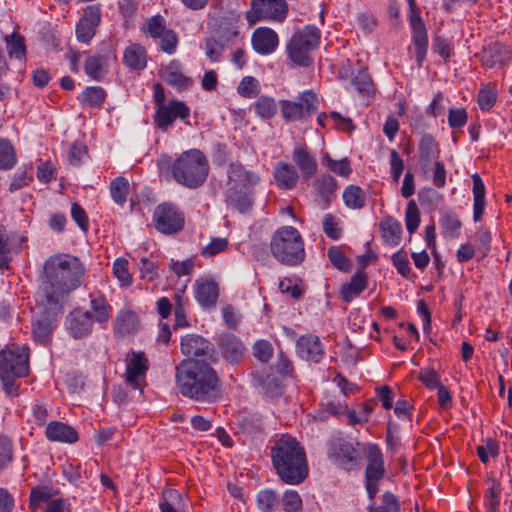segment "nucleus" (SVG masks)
<instances>
[{"mask_svg":"<svg viewBox=\"0 0 512 512\" xmlns=\"http://www.w3.org/2000/svg\"><path fill=\"white\" fill-rule=\"evenodd\" d=\"M85 273L78 257L67 253L51 255L43 265L39 293L47 303L57 304L82 284Z\"/></svg>","mask_w":512,"mask_h":512,"instance_id":"obj_1","label":"nucleus"},{"mask_svg":"<svg viewBox=\"0 0 512 512\" xmlns=\"http://www.w3.org/2000/svg\"><path fill=\"white\" fill-rule=\"evenodd\" d=\"M176 386L182 396L200 403H214L222 393L217 371L199 359H184L175 368Z\"/></svg>","mask_w":512,"mask_h":512,"instance_id":"obj_2","label":"nucleus"},{"mask_svg":"<svg viewBox=\"0 0 512 512\" xmlns=\"http://www.w3.org/2000/svg\"><path fill=\"white\" fill-rule=\"evenodd\" d=\"M159 175L173 179L187 189H198L207 180L210 165L207 156L200 149H189L176 158L162 154L157 160Z\"/></svg>","mask_w":512,"mask_h":512,"instance_id":"obj_3","label":"nucleus"},{"mask_svg":"<svg viewBox=\"0 0 512 512\" xmlns=\"http://www.w3.org/2000/svg\"><path fill=\"white\" fill-rule=\"evenodd\" d=\"M272 465L277 476L286 484L299 485L309 473L306 452L292 436L282 435L270 451Z\"/></svg>","mask_w":512,"mask_h":512,"instance_id":"obj_4","label":"nucleus"},{"mask_svg":"<svg viewBox=\"0 0 512 512\" xmlns=\"http://www.w3.org/2000/svg\"><path fill=\"white\" fill-rule=\"evenodd\" d=\"M273 257L285 266H297L305 259L304 241L300 232L293 226L277 229L270 241Z\"/></svg>","mask_w":512,"mask_h":512,"instance_id":"obj_5","label":"nucleus"},{"mask_svg":"<svg viewBox=\"0 0 512 512\" xmlns=\"http://www.w3.org/2000/svg\"><path fill=\"white\" fill-rule=\"evenodd\" d=\"M364 445L346 437H333L327 442V457L338 468L350 472L360 467Z\"/></svg>","mask_w":512,"mask_h":512,"instance_id":"obj_6","label":"nucleus"},{"mask_svg":"<svg viewBox=\"0 0 512 512\" xmlns=\"http://www.w3.org/2000/svg\"><path fill=\"white\" fill-rule=\"evenodd\" d=\"M320 30L314 25H306L295 32L287 44L288 58L298 66L307 67L312 63L310 52L319 46Z\"/></svg>","mask_w":512,"mask_h":512,"instance_id":"obj_7","label":"nucleus"},{"mask_svg":"<svg viewBox=\"0 0 512 512\" xmlns=\"http://www.w3.org/2000/svg\"><path fill=\"white\" fill-rule=\"evenodd\" d=\"M279 107L285 122H302L316 113L319 99L313 90H305L295 100H280Z\"/></svg>","mask_w":512,"mask_h":512,"instance_id":"obj_8","label":"nucleus"},{"mask_svg":"<svg viewBox=\"0 0 512 512\" xmlns=\"http://www.w3.org/2000/svg\"><path fill=\"white\" fill-rule=\"evenodd\" d=\"M288 14V4L285 0H251L250 9L246 12L249 26L261 20L282 23Z\"/></svg>","mask_w":512,"mask_h":512,"instance_id":"obj_9","label":"nucleus"},{"mask_svg":"<svg viewBox=\"0 0 512 512\" xmlns=\"http://www.w3.org/2000/svg\"><path fill=\"white\" fill-rule=\"evenodd\" d=\"M29 373V349L12 344L0 351V374L25 377Z\"/></svg>","mask_w":512,"mask_h":512,"instance_id":"obj_10","label":"nucleus"},{"mask_svg":"<svg viewBox=\"0 0 512 512\" xmlns=\"http://www.w3.org/2000/svg\"><path fill=\"white\" fill-rule=\"evenodd\" d=\"M152 218L156 230L165 235L176 234L185 225L184 213L171 202L158 204Z\"/></svg>","mask_w":512,"mask_h":512,"instance_id":"obj_11","label":"nucleus"},{"mask_svg":"<svg viewBox=\"0 0 512 512\" xmlns=\"http://www.w3.org/2000/svg\"><path fill=\"white\" fill-rule=\"evenodd\" d=\"M367 466L365 469V488L371 500L378 493V484L385 476L384 457L377 444L369 443L365 447Z\"/></svg>","mask_w":512,"mask_h":512,"instance_id":"obj_12","label":"nucleus"},{"mask_svg":"<svg viewBox=\"0 0 512 512\" xmlns=\"http://www.w3.org/2000/svg\"><path fill=\"white\" fill-rule=\"evenodd\" d=\"M409 4L408 21L412 31V41L415 46V58L418 67L426 59L428 50V34L426 26L420 16V10L415 0H407Z\"/></svg>","mask_w":512,"mask_h":512,"instance_id":"obj_13","label":"nucleus"},{"mask_svg":"<svg viewBox=\"0 0 512 512\" xmlns=\"http://www.w3.org/2000/svg\"><path fill=\"white\" fill-rule=\"evenodd\" d=\"M144 32L153 39H159L161 51L167 54L176 52L179 38L176 32L167 28L166 21L161 15H155L147 19Z\"/></svg>","mask_w":512,"mask_h":512,"instance_id":"obj_14","label":"nucleus"},{"mask_svg":"<svg viewBox=\"0 0 512 512\" xmlns=\"http://www.w3.org/2000/svg\"><path fill=\"white\" fill-rule=\"evenodd\" d=\"M125 381L133 389H142L146 386V373L149 369V360L142 351L131 350L125 358Z\"/></svg>","mask_w":512,"mask_h":512,"instance_id":"obj_15","label":"nucleus"},{"mask_svg":"<svg viewBox=\"0 0 512 512\" xmlns=\"http://www.w3.org/2000/svg\"><path fill=\"white\" fill-rule=\"evenodd\" d=\"M101 19L102 9L99 4L86 6L75 27L77 41L83 44H89L96 35Z\"/></svg>","mask_w":512,"mask_h":512,"instance_id":"obj_16","label":"nucleus"},{"mask_svg":"<svg viewBox=\"0 0 512 512\" xmlns=\"http://www.w3.org/2000/svg\"><path fill=\"white\" fill-rule=\"evenodd\" d=\"M190 117V108L185 102L171 100L167 106L155 110L153 122L156 128L166 132L176 119L186 120Z\"/></svg>","mask_w":512,"mask_h":512,"instance_id":"obj_17","label":"nucleus"},{"mask_svg":"<svg viewBox=\"0 0 512 512\" xmlns=\"http://www.w3.org/2000/svg\"><path fill=\"white\" fill-rule=\"evenodd\" d=\"M180 349L183 355L194 357L193 359L207 357L212 363L217 361L214 345L198 334L191 333L183 336L180 342Z\"/></svg>","mask_w":512,"mask_h":512,"instance_id":"obj_18","label":"nucleus"},{"mask_svg":"<svg viewBox=\"0 0 512 512\" xmlns=\"http://www.w3.org/2000/svg\"><path fill=\"white\" fill-rule=\"evenodd\" d=\"M227 187L239 189H251L257 186L260 181V175L253 170L247 169L241 162H230L227 167Z\"/></svg>","mask_w":512,"mask_h":512,"instance_id":"obj_19","label":"nucleus"},{"mask_svg":"<svg viewBox=\"0 0 512 512\" xmlns=\"http://www.w3.org/2000/svg\"><path fill=\"white\" fill-rule=\"evenodd\" d=\"M218 348L225 361L236 365L244 358L246 347L243 341L232 333H223L218 338Z\"/></svg>","mask_w":512,"mask_h":512,"instance_id":"obj_20","label":"nucleus"},{"mask_svg":"<svg viewBox=\"0 0 512 512\" xmlns=\"http://www.w3.org/2000/svg\"><path fill=\"white\" fill-rule=\"evenodd\" d=\"M296 353L300 358L314 363H319L325 355L319 337L313 334L302 335L298 338Z\"/></svg>","mask_w":512,"mask_h":512,"instance_id":"obj_21","label":"nucleus"},{"mask_svg":"<svg viewBox=\"0 0 512 512\" xmlns=\"http://www.w3.org/2000/svg\"><path fill=\"white\" fill-rule=\"evenodd\" d=\"M66 326L69 333L75 339H81L92 332L93 318L89 311H83L81 309H74L67 316Z\"/></svg>","mask_w":512,"mask_h":512,"instance_id":"obj_22","label":"nucleus"},{"mask_svg":"<svg viewBox=\"0 0 512 512\" xmlns=\"http://www.w3.org/2000/svg\"><path fill=\"white\" fill-rule=\"evenodd\" d=\"M292 159L299 169V175L305 182L309 181L317 171V160L307 145L303 144L293 149Z\"/></svg>","mask_w":512,"mask_h":512,"instance_id":"obj_23","label":"nucleus"},{"mask_svg":"<svg viewBox=\"0 0 512 512\" xmlns=\"http://www.w3.org/2000/svg\"><path fill=\"white\" fill-rule=\"evenodd\" d=\"M251 43L257 53L267 55L276 50L279 44V38L273 29L258 27L252 33Z\"/></svg>","mask_w":512,"mask_h":512,"instance_id":"obj_24","label":"nucleus"},{"mask_svg":"<svg viewBox=\"0 0 512 512\" xmlns=\"http://www.w3.org/2000/svg\"><path fill=\"white\" fill-rule=\"evenodd\" d=\"M140 328V320L136 312L123 308L118 311L113 322V331L117 337L135 334Z\"/></svg>","mask_w":512,"mask_h":512,"instance_id":"obj_25","label":"nucleus"},{"mask_svg":"<svg viewBox=\"0 0 512 512\" xmlns=\"http://www.w3.org/2000/svg\"><path fill=\"white\" fill-rule=\"evenodd\" d=\"M419 163L423 173H427L432 162L439 161V144L431 134H424L418 145Z\"/></svg>","mask_w":512,"mask_h":512,"instance_id":"obj_26","label":"nucleus"},{"mask_svg":"<svg viewBox=\"0 0 512 512\" xmlns=\"http://www.w3.org/2000/svg\"><path fill=\"white\" fill-rule=\"evenodd\" d=\"M224 195L227 206L242 214L249 212L254 204V192L251 189L227 187Z\"/></svg>","mask_w":512,"mask_h":512,"instance_id":"obj_27","label":"nucleus"},{"mask_svg":"<svg viewBox=\"0 0 512 512\" xmlns=\"http://www.w3.org/2000/svg\"><path fill=\"white\" fill-rule=\"evenodd\" d=\"M276 186L281 190H292L296 187L300 175L293 164L280 161L273 171Z\"/></svg>","mask_w":512,"mask_h":512,"instance_id":"obj_28","label":"nucleus"},{"mask_svg":"<svg viewBox=\"0 0 512 512\" xmlns=\"http://www.w3.org/2000/svg\"><path fill=\"white\" fill-rule=\"evenodd\" d=\"M45 436L51 442L66 444H74L79 440L78 432L72 426L60 421L48 423Z\"/></svg>","mask_w":512,"mask_h":512,"instance_id":"obj_29","label":"nucleus"},{"mask_svg":"<svg viewBox=\"0 0 512 512\" xmlns=\"http://www.w3.org/2000/svg\"><path fill=\"white\" fill-rule=\"evenodd\" d=\"M337 181L330 174H322L313 182V188L316 194L321 198L323 202V208H327L332 200L335 198V192L337 190Z\"/></svg>","mask_w":512,"mask_h":512,"instance_id":"obj_30","label":"nucleus"},{"mask_svg":"<svg viewBox=\"0 0 512 512\" xmlns=\"http://www.w3.org/2000/svg\"><path fill=\"white\" fill-rule=\"evenodd\" d=\"M367 284V274L364 271L359 270L351 277V280L348 283L341 286L340 294L342 300L346 303L351 302L367 288Z\"/></svg>","mask_w":512,"mask_h":512,"instance_id":"obj_31","label":"nucleus"},{"mask_svg":"<svg viewBox=\"0 0 512 512\" xmlns=\"http://www.w3.org/2000/svg\"><path fill=\"white\" fill-rule=\"evenodd\" d=\"M181 64L177 60H173L164 70V80L166 83L180 91L186 90L192 86L191 78L185 76L181 70Z\"/></svg>","mask_w":512,"mask_h":512,"instance_id":"obj_32","label":"nucleus"},{"mask_svg":"<svg viewBox=\"0 0 512 512\" xmlns=\"http://www.w3.org/2000/svg\"><path fill=\"white\" fill-rule=\"evenodd\" d=\"M53 319L46 312L39 314L32 323V336L36 342L46 345L51 340Z\"/></svg>","mask_w":512,"mask_h":512,"instance_id":"obj_33","label":"nucleus"},{"mask_svg":"<svg viewBox=\"0 0 512 512\" xmlns=\"http://www.w3.org/2000/svg\"><path fill=\"white\" fill-rule=\"evenodd\" d=\"M219 296L218 285L213 280L197 282L195 297L202 307H212Z\"/></svg>","mask_w":512,"mask_h":512,"instance_id":"obj_34","label":"nucleus"},{"mask_svg":"<svg viewBox=\"0 0 512 512\" xmlns=\"http://www.w3.org/2000/svg\"><path fill=\"white\" fill-rule=\"evenodd\" d=\"M124 64L132 70H143L147 64V53L145 48L140 44H131L123 54Z\"/></svg>","mask_w":512,"mask_h":512,"instance_id":"obj_35","label":"nucleus"},{"mask_svg":"<svg viewBox=\"0 0 512 512\" xmlns=\"http://www.w3.org/2000/svg\"><path fill=\"white\" fill-rule=\"evenodd\" d=\"M350 84L360 94L370 95L374 91L372 78L362 66L350 68Z\"/></svg>","mask_w":512,"mask_h":512,"instance_id":"obj_36","label":"nucleus"},{"mask_svg":"<svg viewBox=\"0 0 512 512\" xmlns=\"http://www.w3.org/2000/svg\"><path fill=\"white\" fill-rule=\"evenodd\" d=\"M90 309L97 323L107 324L111 318L112 307L101 293L90 294Z\"/></svg>","mask_w":512,"mask_h":512,"instance_id":"obj_37","label":"nucleus"},{"mask_svg":"<svg viewBox=\"0 0 512 512\" xmlns=\"http://www.w3.org/2000/svg\"><path fill=\"white\" fill-rule=\"evenodd\" d=\"M382 238L386 243L397 246L402 235V226L399 221L391 216L384 217L380 222Z\"/></svg>","mask_w":512,"mask_h":512,"instance_id":"obj_38","label":"nucleus"},{"mask_svg":"<svg viewBox=\"0 0 512 512\" xmlns=\"http://www.w3.org/2000/svg\"><path fill=\"white\" fill-rule=\"evenodd\" d=\"M473 181V198H474V205H473V218L474 221L477 222L481 219L484 209H485V194L486 189L484 182L482 181L481 177L478 174H474L472 176Z\"/></svg>","mask_w":512,"mask_h":512,"instance_id":"obj_39","label":"nucleus"},{"mask_svg":"<svg viewBox=\"0 0 512 512\" xmlns=\"http://www.w3.org/2000/svg\"><path fill=\"white\" fill-rule=\"evenodd\" d=\"M161 512H181L185 507L182 494L176 489H165L160 501Z\"/></svg>","mask_w":512,"mask_h":512,"instance_id":"obj_40","label":"nucleus"},{"mask_svg":"<svg viewBox=\"0 0 512 512\" xmlns=\"http://www.w3.org/2000/svg\"><path fill=\"white\" fill-rule=\"evenodd\" d=\"M254 113L263 120L272 119L278 110L275 99L268 95L259 96L251 106Z\"/></svg>","mask_w":512,"mask_h":512,"instance_id":"obj_41","label":"nucleus"},{"mask_svg":"<svg viewBox=\"0 0 512 512\" xmlns=\"http://www.w3.org/2000/svg\"><path fill=\"white\" fill-rule=\"evenodd\" d=\"M256 504L261 512H276L280 507V496L273 489H263L256 496Z\"/></svg>","mask_w":512,"mask_h":512,"instance_id":"obj_42","label":"nucleus"},{"mask_svg":"<svg viewBox=\"0 0 512 512\" xmlns=\"http://www.w3.org/2000/svg\"><path fill=\"white\" fill-rule=\"evenodd\" d=\"M343 201L348 208L359 210L366 204V194L361 187L349 185L343 192Z\"/></svg>","mask_w":512,"mask_h":512,"instance_id":"obj_43","label":"nucleus"},{"mask_svg":"<svg viewBox=\"0 0 512 512\" xmlns=\"http://www.w3.org/2000/svg\"><path fill=\"white\" fill-rule=\"evenodd\" d=\"M106 98L105 90L99 86L87 87L78 97L82 105L99 108Z\"/></svg>","mask_w":512,"mask_h":512,"instance_id":"obj_44","label":"nucleus"},{"mask_svg":"<svg viewBox=\"0 0 512 512\" xmlns=\"http://www.w3.org/2000/svg\"><path fill=\"white\" fill-rule=\"evenodd\" d=\"M106 58L102 55H93L86 59L84 70L94 80H101L105 75Z\"/></svg>","mask_w":512,"mask_h":512,"instance_id":"obj_45","label":"nucleus"},{"mask_svg":"<svg viewBox=\"0 0 512 512\" xmlns=\"http://www.w3.org/2000/svg\"><path fill=\"white\" fill-rule=\"evenodd\" d=\"M17 163L15 149L7 139H0V170H10Z\"/></svg>","mask_w":512,"mask_h":512,"instance_id":"obj_46","label":"nucleus"},{"mask_svg":"<svg viewBox=\"0 0 512 512\" xmlns=\"http://www.w3.org/2000/svg\"><path fill=\"white\" fill-rule=\"evenodd\" d=\"M259 385L262 393L269 398L280 397L284 392L282 382L274 375H265L261 378Z\"/></svg>","mask_w":512,"mask_h":512,"instance_id":"obj_47","label":"nucleus"},{"mask_svg":"<svg viewBox=\"0 0 512 512\" xmlns=\"http://www.w3.org/2000/svg\"><path fill=\"white\" fill-rule=\"evenodd\" d=\"M129 182L124 177H117L110 183V194L112 199L118 205H123L128 196Z\"/></svg>","mask_w":512,"mask_h":512,"instance_id":"obj_48","label":"nucleus"},{"mask_svg":"<svg viewBox=\"0 0 512 512\" xmlns=\"http://www.w3.org/2000/svg\"><path fill=\"white\" fill-rule=\"evenodd\" d=\"M215 37L222 42L225 47L235 45L241 40L237 26L232 23L221 25L216 31Z\"/></svg>","mask_w":512,"mask_h":512,"instance_id":"obj_49","label":"nucleus"},{"mask_svg":"<svg viewBox=\"0 0 512 512\" xmlns=\"http://www.w3.org/2000/svg\"><path fill=\"white\" fill-rule=\"evenodd\" d=\"M8 53L10 57L21 59L26 54V46L24 43V37L18 33H13L10 36L5 37Z\"/></svg>","mask_w":512,"mask_h":512,"instance_id":"obj_50","label":"nucleus"},{"mask_svg":"<svg viewBox=\"0 0 512 512\" xmlns=\"http://www.w3.org/2000/svg\"><path fill=\"white\" fill-rule=\"evenodd\" d=\"M347 411V405L340 401L330 400L322 404L321 409L318 412L320 420H325L329 416L340 417Z\"/></svg>","mask_w":512,"mask_h":512,"instance_id":"obj_51","label":"nucleus"},{"mask_svg":"<svg viewBox=\"0 0 512 512\" xmlns=\"http://www.w3.org/2000/svg\"><path fill=\"white\" fill-rule=\"evenodd\" d=\"M237 92L245 98L256 97L260 92L259 81L252 76H245L240 81L237 87Z\"/></svg>","mask_w":512,"mask_h":512,"instance_id":"obj_52","label":"nucleus"},{"mask_svg":"<svg viewBox=\"0 0 512 512\" xmlns=\"http://www.w3.org/2000/svg\"><path fill=\"white\" fill-rule=\"evenodd\" d=\"M113 274L122 286L128 287L133 282V277L128 270V260L124 258H118L114 261Z\"/></svg>","mask_w":512,"mask_h":512,"instance_id":"obj_53","label":"nucleus"},{"mask_svg":"<svg viewBox=\"0 0 512 512\" xmlns=\"http://www.w3.org/2000/svg\"><path fill=\"white\" fill-rule=\"evenodd\" d=\"M225 46L216 37L211 36L205 40V55L211 62H219L223 56Z\"/></svg>","mask_w":512,"mask_h":512,"instance_id":"obj_54","label":"nucleus"},{"mask_svg":"<svg viewBox=\"0 0 512 512\" xmlns=\"http://www.w3.org/2000/svg\"><path fill=\"white\" fill-rule=\"evenodd\" d=\"M324 160L326 162L328 169L339 176L348 178V176L352 172L351 164L348 158L334 160L329 156V154H326L324 156Z\"/></svg>","mask_w":512,"mask_h":512,"instance_id":"obj_55","label":"nucleus"},{"mask_svg":"<svg viewBox=\"0 0 512 512\" xmlns=\"http://www.w3.org/2000/svg\"><path fill=\"white\" fill-rule=\"evenodd\" d=\"M400 503L398 498L392 492L386 491L382 496V504L379 506H370L369 512H399Z\"/></svg>","mask_w":512,"mask_h":512,"instance_id":"obj_56","label":"nucleus"},{"mask_svg":"<svg viewBox=\"0 0 512 512\" xmlns=\"http://www.w3.org/2000/svg\"><path fill=\"white\" fill-rule=\"evenodd\" d=\"M405 224L407 231L413 234L420 224V211L414 200H410L405 211Z\"/></svg>","mask_w":512,"mask_h":512,"instance_id":"obj_57","label":"nucleus"},{"mask_svg":"<svg viewBox=\"0 0 512 512\" xmlns=\"http://www.w3.org/2000/svg\"><path fill=\"white\" fill-rule=\"evenodd\" d=\"M503 45L493 43L488 45L482 52L481 62L484 66L492 68L500 61V55Z\"/></svg>","mask_w":512,"mask_h":512,"instance_id":"obj_58","label":"nucleus"},{"mask_svg":"<svg viewBox=\"0 0 512 512\" xmlns=\"http://www.w3.org/2000/svg\"><path fill=\"white\" fill-rule=\"evenodd\" d=\"M441 227L444 234L450 238H457L461 228V221L453 213H447L441 219Z\"/></svg>","mask_w":512,"mask_h":512,"instance_id":"obj_59","label":"nucleus"},{"mask_svg":"<svg viewBox=\"0 0 512 512\" xmlns=\"http://www.w3.org/2000/svg\"><path fill=\"white\" fill-rule=\"evenodd\" d=\"M228 240L223 237H214L211 241L201 249L203 257H213L228 249Z\"/></svg>","mask_w":512,"mask_h":512,"instance_id":"obj_60","label":"nucleus"},{"mask_svg":"<svg viewBox=\"0 0 512 512\" xmlns=\"http://www.w3.org/2000/svg\"><path fill=\"white\" fill-rule=\"evenodd\" d=\"M323 231L330 239L337 240L342 235V228L339 226V220L328 213L323 218Z\"/></svg>","mask_w":512,"mask_h":512,"instance_id":"obj_61","label":"nucleus"},{"mask_svg":"<svg viewBox=\"0 0 512 512\" xmlns=\"http://www.w3.org/2000/svg\"><path fill=\"white\" fill-rule=\"evenodd\" d=\"M496 99V91L489 86L482 87L478 92L477 102L482 111L490 110L495 104Z\"/></svg>","mask_w":512,"mask_h":512,"instance_id":"obj_62","label":"nucleus"},{"mask_svg":"<svg viewBox=\"0 0 512 512\" xmlns=\"http://www.w3.org/2000/svg\"><path fill=\"white\" fill-rule=\"evenodd\" d=\"M51 497L47 487L38 486L33 487L29 497V509L36 512L43 502H46Z\"/></svg>","mask_w":512,"mask_h":512,"instance_id":"obj_63","label":"nucleus"},{"mask_svg":"<svg viewBox=\"0 0 512 512\" xmlns=\"http://www.w3.org/2000/svg\"><path fill=\"white\" fill-rule=\"evenodd\" d=\"M302 499L295 490H287L283 495V509L285 512H301Z\"/></svg>","mask_w":512,"mask_h":512,"instance_id":"obj_64","label":"nucleus"}]
</instances>
